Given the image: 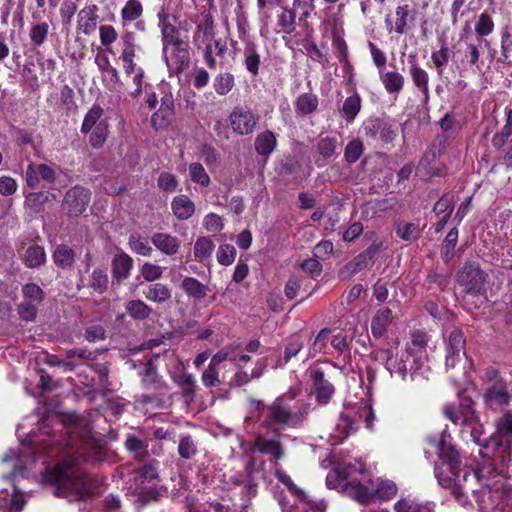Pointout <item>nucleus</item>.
Segmentation results:
<instances>
[{
    "mask_svg": "<svg viewBox=\"0 0 512 512\" xmlns=\"http://www.w3.org/2000/svg\"><path fill=\"white\" fill-rule=\"evenodd\" d=\"M427 333L417 330L410 333L409 341L405 345V352L398 358L393 356L392 349L383 353L386 358V368L391 376L405 380L408 370L411 372V379L417 387H421L429 380L430 368L426 365L428 360Z\"/></svg>",
    "mask_w": 512,
    "mask_h": 512,
    "instance_id": "f257e3e1",
    "label": "nucleus"
},
{
    "mask_svg": "<svg viewBox=\"0 0 512 512\" xmlns=\"http://www.w3.org/2000/svg\"><path fill=\"white\" fill-rule=\"evenodd\" d=\"M43 479L56 487L55 495L65 497L69 501L84 499L91 493L88 476L73 459L63 460L48 469Z\"/></svg>",
    "mask_w": 512,
    "mask_h": 512,
    "instance_id": "f03ea898",
    "label": "nucleus"
},
{
    "mask_svg": "<svg viewBox=\"0 0 512 512\" xmlns=\"http://www.w3.org/2000/svg\"><path fill=\"white\" fill-rule=\"evenodd\" d=\"M450 473L451 476H442L439 468H435V475L439 484L444 488H449L455 499L463 506L469 501L467 494L469 492L475 494L478 491L476 483L487 476L484 467L473 472L459 468L456 472Z\"/></svg>",
    "mask_w": 512,
    "mask_h": 512,
    "instance_id": "7ed1b4c3",
    "label": "nucleus"
},
{
    "mask_svg": "<svg viewBox=\"0 0 512 512\" xmlns=\"http://www.w3.org/2000/svg\"><path fill=\"white\" fill-rule=\"evenodd\" d=\"M308 412V405H303L297 411H292L283 397H278L266 407L263 426L273 430H279L286 426L296 427L306 418Z\"/></svg>",
    "mask_w": 512,
    "mask_h": 512,
    "instance_id": "20e7f679",
    "label": "nucleus"
},
{
    "mask_svg": "<svg viewBox=\"0 0 512 512\" xmlns=\"http://www.w3.org/2000/svg\"><path fill=\"white\" fill-rule=\"evenodd\" d=\"M486 281L487 274L474 263L465 264L458 274V283L471 296L484 295Z\"/></svg>",
    "mask_w": 512,
    "mask_h": 512,
    "instance_id": "39448f33",
    "label": "nucleus"
},
{
    "mask_svg": "<svg viewBox=\"0 0 512 512\" xmlns=\"http://www.w3.org/2000/svg\"><path fill=\"white\" fill-rule=\"evenodd\" d=\"M259 122V115L247 107L236 106L228 116V125L239 136L252 134Z\"/></svg>",
    "mask_w": 512,
    "mask_h": 512,
    "instance_id": "423d86ee",
    "label": "nucleus"
},
{
    "mask_svg": "<svg viewBox=\"0 0 512 512\" xmlns=\"http://www.w3.org/2000/svg\"><path fill=\"white\" fill-rule=\"evenodd\" d=\"M497 374L495 370H490L486 373V377L489 381H495L484 393L485 404L494 410L508 405L512 398L508 392L507 384L502 379H497Z\"/></svg>",
    "mask_w": 512,
    "mask_h": 512,
    "instance_id": "0eeeda50",
    "label": "nucleus"
},
{
    "mask_svg": "<svg viewBox=\"0 0 512 512\" xmlns=\"http://www.w3.org/2000/svg\"><path fill=\"white\" fill-rule=\"evenodd\" d=\"M443 413L447 419L456 425H471L477 422V415L473 409V402L464 398L458 405L446 404L443 406Z\"/></svg>",
    "mask_w": 512,
    "mask_h": 512,
    "instance_id": "6e6552de",
    "label": "nucleus"
},
{
    "mask_svg": "<svg viewBox=\"0 0 512 512\" xmlns=\"http://www.w3.org/2000/svg\"><path fill=\"white\" fill-rule=\"evenodd\" d=\"M90 191L79 186L69 189L64 197L62 208L70 216L78 217L85 212L90 202Z\"/></svg>",
    "mask_w": 512,
    "mask_h": 512,
    "instance_id": "1a4fd4ad",
    "label": "nucleus"
},
{
    "mask_svg": "<svg viewBox=\"0 0 512 512\" xmlns=\"http://www.w3.org/2000/svg\"><path fill=\"white\" fill-rule=\"evenodd\" d=\"M162 53L168 69L176 74L182 73L189 67L190 53L185 42L172 45L167 51L162 50Z\"/></svg>",
    "mask_w": 512,
    "mask_h": 512,
    "instance_id": "9d476101",
    "label": "nucleus"
},
{
    "mask_svg": "<svg viewBox=\"0 0 512 512\" xmlns=\"http://www.w3.org/2000/svg\"><path fill=\"white\" fill-rule=\"evenodd\" d=\"M465 338L460 329H453L448 336L446 367L455 368L458 363L466 360Z\"/></svg>",
    "mask_w": 512,
    "mask_h": 512,
    "instance_id": "9b49d317",
    "label": "nucleus"
},
{
    "mask_svg": "<svg viewBox=\"0 0 512 512\" xmlns=\"http://www.w3.org/2000/svg\"><path fill=\"white\" fill-rule=\"evenodd\" d=\"M344 492L362 505L374 501V482L371 479H351L344 485Z\"/></svg>",
    "mask_w": 512,
    "mask_h": 512,
    "instance_id": "f8f14e48",
    "label": "nucleus"
},
{
    "mask_svg": "<svg viewBox=\"0 0 512 512\" xmlns=\"http://www.w3.org/2000/svg\"><path fill=\"white\" fill-rule=\"evenodd\" d=\"M309 373L317 402L327 404L335 392L334 385L328 378H326V375L321 368H312Z\"/></svg>",
    "mask_w": 512,
    "mask_h": 512,
    "instance_id": "ddd939ff",
    "label": "nucleus"
},
{
    "mask_svg": "<svg viewBox=\"0 0 512 512\" xmlns=\"http://www.w3.org/2000/svg\"><path fill=\"white\" fill-rule=\"evenodd\" d=\"M215 37L214 20L210 13L201 14V18L196 22V29L193 33V44L197 49L203 47V44L211 43Z\"/></svg>",
    "mask_w": 512,
    "mask_h": 512,
    "instance_id": "4468645a",
    "label": "nucleus"
},
{
    "mask_svg": "<svg viewBox=\"0 0 512 512\" xmlns=\"http://www.w3.org/2000/svg\"><path fill=\"white\" fill-rule=\"evenodd\" d=\"M490 441L505 450L512 446V413H504L496 422V431Z\"/></svg>",
    "mask_w": 512,
    "mask_h": 512,
    "instance_id": "2eb2a0df",
    "label": "nucleus"
},
{
    "mask_svg": "<svg viewBox=\"0 0 512 512\" xmlns=\"http://www.w3.org/2000/svg\"><path fill=\"white\" fill-rule=\"evenodd\" d=\"M39 178L47 183H53L57 178V173L54 168L47 164H29L26 170V183L28 187L31 189L37 188Z\"/></svg>",
    "mask_w": 512,
    "mask_h": 512,
    "instance_id": "dca6fc26",
    "label": "nucleus"
},
{
    "mask_svg": "<svg viewBox=\"0 0 512 512\" xmlns=\"http://www.w3.org/2000/svg\"><path fill=\"white\" fill-rule=\"evenodd\" d=\"M17 251L20 259L28 268H38L44 265L46 262V253L44 247L40 245L33 244L25 247L24 243H22L17 248Z\"/></svg>",
    "mask_w": 512,
    "mask_h": 512,
    "instance_id": "f3484780",
    "label": "nucleus"
},
{
    "mask_svg": "<svg viewBox=\"0 0 512 512\" xmlns=\"http://www.w3.org/2000/svg\"><path fill=\"white\" fill-rule=\"evenodd\" d=\"M429 443L436 445V441L429 440ZM437 447L439 457L448 465L450 472H456V470L461 468L462 461L459 452L454 448V446L447 442L444 436H442L440 441L437 443Z\"/></svg>",
    "mask_w": 512,
    "mask_h": 512,
    "instance_id": "a211bd4d",
    "label": "nucleus"
},
{
    "mask_svg": "<svg viewBox=\"0 0 512 512\" xmlns=\"http://www.w3.org/2000/svg\"><path fill=\"white\" fill-rule=\"evenodd\" d=\"M364 131L367 137L374 140L380 139L384 142H390L395 137L391 126L378 118L366 121Z\"/></svg>",
    "mask_w": 512,
    "mask_h": 512,
    "instance_id": "6ab92c4d",
    "label": "nucleus"
},
{
    "mask_svg": "<svg viewBox=\"0 0 512 512\" xmlns=\"http://www.w3.org/2000/svg\"><path fill=\"white\" fill-rule=\"evenodd\" d=\"M151 242L157 250L166 256L176 255L181 247L179 238L166 232L154 233L151 237Z\"/></svg>",
    "mask_w": 512,
    "mask_h": 512,
    "instance_id": "aec40b11",
    "label": "nucleus"
},
{
    "mask_svg": "<svg viewBox=\"0 0 512 512\" xmlns=\"http://www.w3.org/2000/svg\"><path fill=\"white\" fill-rule=\"evenodd\" d=\"M97 6L85 7L78 13L77 30L85 35H91L97 28Z\"/></svg>",
    "mask_w": 512,
    "mask_h": 512,
    "instance_id": "412c9836",
    "label": "nucleus"
},
{
    "mask_svg": "<svg viewBox=\"0 0 512 512\" xmlns=\"http://www.w3.org/2000/svg\"><path fill=\"white\" fill-rule=\"evenodd\" d=\"M133 259L125 252L117 254L112 260V276L118 283L127 279L133 268Z\"/></svg>",
    "mask_w": 512,
    "mask_h": 512,
    "instance_id": "4be33fe9",
    "label": "nucleus"
},
{
    "mask_svg": "<svg viewBox=\"0 0 512 512\" xmlns=\"http://www.w3.org/2000/svg\"><path fill=\"white\" fill-rule=\"evenodd\" d=\"M173 214L180 220L189 219L195 212L194 202L186 195H179L171 202Z\"/></svg>",
    "mask_w": 512,
    "mask_h": 512,
    "instance_id": "5701e85b",
    "label": "nucleus"
},
{
    "mask_svg": "<svg viewBox=\"0 0 512 512\" xmlns=\"http://www.w3.org/2000/svg\"><path fill=\"white\" fill-rule=\"evenodd\" d=\"M181 289L185 294L196 301H201L207 296L208 288L202 282L194 277H184L181 285Z\"/></svg>",
    "mask_w": 512,
    "mask_h": 512,
    "instance_id": "b1692460",
    "label": "nucleus"
},
{
    "mask_svg": "<svg viewBox=\"0 0 512 512\" xmlns=\"http://www.w3.org/2000/svg\"><path fill=\"white\" fill-rule=\"evenodd\" d=\"M409 74L415 87L424 95L425 98L429 97V75L419 66L414 60H410Z\"/></svg>",
    "mask_w": 512,
    "mask_h": 512,
    "instance_id": "393cba45",
    "label": "nucleus"
},
{
    "mask_svg": "<svg viewBox=\"0 0 512 512\" xmlns=\"http://www.w3.org/2000/svg\"><path fill=\"white\" fill-rule=\"evenodd\" d=\"M392 311L389 308L379 309L371 321V333L375 338H380L386 332L392 322Z\"/></svg>",
    "mask_w": 512,
    "mask_h": 512,
    "instance_id": "a878e982",
    "label": "nucleus"
},
{
    "mask_svg": "<svg viewBox=\"0 0 512 512\" xmlns=\"http://www.w3.org/2000/svg\"><path fill=\"white\" fill-rule=\"evenodd\" d=\"M302 2L294 0L292 8H284L283 11L277 16V24L286 34H291L296 28V13L295 9L300 7Z\"/></svg>",
    "mask_w": 512,
    "mask_h": 512,
    "instance_id": "bb28decb",
    "label": "nucleus"
},
{
    "mask_svg": "<svg viewBox=\"0 0 512 512\" xmlns=\"http://www.w3.org/2000/svg\"><path fill=\"white\" fill-rule=\"evenodd\" d=\"M255 447L261 453L272 456L276 461L284 457L282 444L277 439H267L259 436L255 440Z\"/></svg>",
    "mask_w": 512,
    "mask_h": 512,
    "instance_id": "cd10ccee",
    "label": "nucleus"
},
{
    "mask_svg": "<svg viewBox=\"0 0 512 512\" xmlns=\"http://www.w3.org/2000/svg\"><path fill=\"white\" fill-rule=\"evenodd\" d=\"M362 107V99L358 93L347 97L340 108V115L346 123H352Z\"/></svg>",
    "mask_w": 512,
    "mask_h": 512,
    "instance_id": "c85d7f7f",
    "label": "nucleus"
},
{
    "mask_svg": "<svg viewBox=\"0 0 512 512\" xmlns=\"http://www.w3.org/2000/svg\"><path fill=\"white\" fill-rule=\"evenodd\" d=\"M380 80L389 94H398L405 85L404 76L398 71H387L379 73Z\"/></svg>",
    "mask_w": 512,
    "mask_h": 512,
    "instance_id": "c756f323",
    "label": "nucleus"
},
{
    "mask_svg": "<svg viewBox=\"0 0 512 512\" xmlns=\"http://www.w3.org/2000/svg\"><path fill=\"white\" fill-rule=\"evenodd\" d=\"M318 97L313 93H303L295 102V112L299 116H307L317 110Z\"/></svg>",
    "mask_w": 512,
    "mask_h": 512,
    "instance_id": "7c9ffc66",
    "label": "nucleus"
},
{
    "mask_svg": "<svg viewBox=\"0 0 512 512\" xmlns=\"http://www.w3.org/2000/svg\"><path fill=\"white\" fill-rule=\"evenodd\" d=\"M395 512H434L433 504L420 503L415 499L402 498L394 504Z\"/></svg>",
    "mask_w": 512,
    "mask_h": 512,
    "instance_id": "2f4dec72",
    "label": "nucleus"
},
{
    "mask_svg": "<svg viewBox=\"0 0 512 512\" xmlns=\"http://www.w3.org/2000/svg\"><path fill=\"white\" fill-rule=\"evenodd\" d=\"M103 112L104 111L101 106L94 104L84 117L81 126V132L87 135L93 127L106 122V120L103 119Z\"/></svg>",
    "mask_w": 512,
    "mask_h": 512,
    "instance_id": "473e14b6",
    "label": "nucleus"
},
{
    "mask_svg": "<svg viewBox=\"0 0 512 512\" xmlns=\"http://www.w3.org/2000/svg\"><path fill=\"white\" fill-rule=\"evenodd\" d=\"M235 86L234 75L230 72L218 73L213 80V89L219 96H226Z\"/></svg>",
    "mask_w": 512,
    "mask_h": 512,
    "instance_id": "72a5a7b5",
    "label": "nucleus"
},
{
    "mask_svg": "<svg viewBox=\"0 0 512 512\" xmlns=\"http://www.w3.org/2000/svg\"><path fill=\"white\" fill-rule=\"evenodd\" d=\"M410 9L408 5L398 6L395 10V24L386 19V25L389 32L395 31L398 34H404L408 25Z\"/></svg>",
    "mask_w": 512,
    "mask_h": 512,
    "instance_id": "f704fd0d",
    "label": "nucleus"
},
{
    "mask_svg": "<svg viewBox=\"0 0 512 512\" xmlns=\"http://www.w3.org/2000/svg\"><path fill=\"white\" fill-rule=\"evenodd\" d=\"M144 295L152 302L163 303L171 298L172 293L166 284L158 282L149 285L144 292Z\"/></svg>",
    "mask_w": 512,
    "mask_h": 512,
    "instance_id": "c9c22d12",
    "label": "nucleus"
},
{
    "mask_svg": "<svg viewBox=\"0 0 512 512\" xmlns=\"http://www.w3.org/2000/svg\"><path fill=\"white\" fill-rule=\"evenodd\" d=\"M277 140L276 136L271 131H264L257 135L255 139V150L260 155H269L275 149Z\"/></svg>",
    "mask_w": 512,
    "mask_h": 512,
    "instance_id": "e433bc0d",
    "label": "nucleus"
},
{
    "mask_svg": "<svg viewBox=\"0 0 512 512\" xmlns=\"http://www.w3.org/2000/svg\"><path fill=\"white\" fill-rule=\"evenodd\" d=\"M371 263L370 259L362 252L340 270V276L343 278L351 277L367 268Z\"/></svg>",
    "mask_w": 512,
    "mask_h": 512,
    "instance_id": "4c0bfd02",
    "label": "nucleus"
},
{
    "mask_svg": "<svg viewBox=\"0 0 512 512\" xmlns=\"http://www.w3.org/2000/svg\"><path fill=\"white\" fill-rule=\"evenodd\" d=\"M214 249V242L209 237L201 236L197 238L194 244V257L198 262H203L211 257Z\"/></svg>",
    "mask_w": 512,
    "mask_h": 512,
    "instance_id": "58836bf2",
    "label": "nucleus"
},
{
    "mask_svg": "<svg viewBox=\"0 0 512 512\" xmlns=\"http://www.w3.org/2000/svg\"><path fill=\"white\" fill-rule=\"evenodd\" d=\"M143 11V5L139 0H127L120 12L123 24L139 19Z\"/></svg>",
    "mask_w": 512,
    "mask_h": 512,
    "instance_id": "ea45409f",
    "label": "nucleus"
},
{
    "mask_svg": "<svg viewBox=\"0 0 512 512\" xmlns=\"http://www.w3.org/2000/svg\"><path fill=\"white\" fill-rule=\"evenodd\" d=\"M173 103L171 101L163 102L158 111L151 117V123L156 129H161L169 125L173 115Z\"/></svg>",
    "mask_w": 512,
    "mask_h": 512,
    "instance_id": "a19ab883",
    "label": "nucleus"
},
{
    "mask_svg": "<svg viewBox=\"0 0 512 512\" xmlns=\"http://www.w3.org/2000/svg\"><path fill=\"white\" fill-rule=\"evenodd\" d=\"M505 124L501 130L496 133L492 139V144L496 148H501L512 135V107L505 110Z\"/></svg>",
    "mask_w": 512,
    "mask_h": 512,
    "instance_id": "79ce46f5",
    "label": "nucleus"
},
{
    "mask_svg": "<svg viewBox=\"0 0 512 512\" xmlns=\"http://www.w3.org/2000/svg\"><path fill=\"white\" fill-rule=\"evenodd\" d=\"M75 259L74 251L66 245H59L53 253L55 264L61 268H69L73 265Z\"/></svg>",
    "mask_w": 512,
    "mask_h": 512,
    "instance_id": "37998d69",
    "label": "nucleus"
},
{
    "mask_svg": "<svg viewBox=\"0 0 512 512\" xmlns=\"http://www.w3.org/2000/svg\"><path fill=\"white\" fill-rule=\"evenodd\" d=\"M128 245L132 252L141 256L149 257L153 252L148 239L138 234L129 236Z\"/></svg>",
    "mask_w": 512,
    "mask_h": 512,
    "instance_id": "c03bdc74",
    "label": "nucleus"
},
{
    "mask_svg": "<svg viewBox=\"0 0 512 512\" xmlns=\"http://www.w3.org/2000/svg\"><path fill=\"white\" fill-rule=\"evenodd\" d=\"M142 382L147 389L161 390L164 387L152 362L145 365Z\"/></svg>",
    "mask_w": 512,
    "mask_h": 512,
    "instance_id": "a18cd8bd",
    "label": "nucleus"
},
{
    "mask_svg": "<svg viewBox=\"0 0 512 512\" xmlns=\"http://www.w3.org/2000/svg\"><path fill=\"white\" fill-rule=\"evenodd\" d=\"M397 493V486L390 480H377L374 483V500H388L395 496Z\"/></svg>",
    "mask_w": 512,
    "mask_h": 512,
    "instance_id": "49530a36",
    "label": "nucleus"
},
{
    "mask_svg": "<svg viewBox=\"0 0 512 512\" xmlns=\"http://www.w3.org/2000/svg\"><path fill=\"white\" fill-rule=\"evenodd\" d=\"M244 63L246 69L252 74L257 75L260 65V55L256 50V46L253 43H249L244 49Z\"/></svg>",
    "mask_w": 512,
    "mask_h": 512,
    "instance_id": "de8ad7c7",
    "label": "nucleus"
},
{
    "mask_svg": "<svg viewBox=\"0 0 512 512\" xmlns=\"http://www.w3.org/2000/svg\"><path fill=\"white\" fill-rule=\"evenodd\" d=\"M395 233L404 241H412L419 237L420 229L415 223L398 222L395 226Z\"/></svg>",
    "mask_w": 512,
    "mask_h": 512,
    "instance_id": "09e8293b",
    "label": "nucleus"
},
{
    "mask_svg": "<svg viewBox=\"0 0 512 512\" xmlns=\"http://www.w3.org/2000/svg\"><path fill=\"white\" fill-rule=\"evenodd\" d=\"M136 55L135 35L133 32H125L121 36V60L134 59Z\"/></svg>",
    "mask_w": 512,
    "mask_h": 512,
    "instance_id": "8fccbe9b",
    "label": "nucleus"
},
{
    "mask_svg": "<svg viewBox=\"0 0 512 512\" xmlns=\"http://www.w3.org/2000/svg\"><path fill=\"white\" fill-rule=\"evenodd\" d=\"M127 313L134 319H146L149 317L152 309L141 300H131L126 304Z\"/></svg>",
    "mask_w": 512,
    "mask_h": 512,
    "instance_id": "3c124183",
    "label": "nucleus"
},
{
    "mask_svg": "<svg viewBox=\"0 0 512 512\" xmlns=\"http://www.w3.org/2000/svg\"><path fill=\"white\" fill-rule=\"evenodd\" d=\"M108 132L107 121L96 127H93L87 134L89 135L88 139L91 146L97 149L101 148L107 139Z\"/></svg>",
    "mask_w": 512,
    "mask_h": 512,
    "instance_id": "603ef678",
    "label": "nucleus"
},
{
    "mask_svg": "<svg viewBox=\"0 0 512 512\" xmlns=\"http://www.w3.org/2000/svg\"><path fill=\"white\" fill-rule=\"evenodd\" d=\"M340 477L347 478L355 474H363L365 472V465L361 460L354 459L353 461L343 462L337 469Z\"/></svg>",
    "mask_w": 512,
    "mask_h": 512,
    "instance_id": "864d4df0",
    "label": "nucleus"
},
{
    "mask_svg": "<svg viewBox=\"0 0 512 512\" xmlns=\"http://www.w3.org/2000/svg\"><path fill=\"white\" fill-rule=\"evenodd\" d=\"M49 25L46 22L37 23L31 26L29 37L33 45L41 46L47 39Z\"/></svg>",
    "mask_w": 512,
    "mask_h": 512,
    "instance_id": "5fc2aeb1",
    "label": "nucleus"
},
{
    "mask_svg": "<svg viewBox=\"0 0 512 512\" xmlns=\"http://www.w3.org/2000/svg\"><path fill=\"white\" fill-rule=\"evenodd\" d=\"M357 427L354 426V421L348 415H342L336 425V433L334 437L338 442L343 441L350 433L355 432Z\"/></svg>",
    "mask_w": 512,
    "mask_h": 512,
    "instance_id": "6e6d98bb",
    "label": "nucleus"
},
{
    "mask_svg": "<svg viewBox=\"0 0 512 512\" xmlns=\"http://www.w3.org/2000/svg\"><path fill=\"white\" fill-rule=\"evenodd\" d=\"M125 446L128 451L134 454L136 459L141 460L148 455V445L135 436H128L125 442Z\"/></svg>",
    "mask_w": 512,
    "mask_h": 512,
    "instance_id": "4d7b16f0",
    "label": "nucleus"
},
{
    "mask_svg": "<svg viewBox=\"0 0 512 512\" xmlns=\"http://www.w3.org/2000/svg\"><path fill=\"white\" fill-rule=\"evenodd\" d=\"M330 334V329H322L315 337L314 342L309 348L308 358L315 357L318 353H326L327 339Z\"/></svg>",
    "mask_w": 512,
    "mask_h": 512,
    "instance_id": "13d9d810",
    "label": "nucleus"
},
{
    "mask_svg": "<svg viewBox=\"0 0 512 512\" xmlns=\"http://www.w3.org/2000/svg\"><path fill=\"white\" fill-rule=\"evenodd\" d=\"M189 176L191 181L201 186L207 187L210 184V177L202 164L198 162L189 165Z\"/></svg>",
    "mask_w": 512,
    "mask_h": 512,
    "instance_id": "bf43d9fd",
    "label": "nucleus"
},
{
    "mask_svg": "<svg viewBox=\"0 0 512 512\" xmlns=\"http://www.w3.org/2000/svg\"><path fill=\"white\" fill-rule=\"evenodd\" d=\"M494 30V22L492 17L483 12L479 15L478 20L475 24V32L478 36L484 37L490 35Z\"/></svg>",
    "mask_w": 512,
    "mask_h": 512,
    "instance_id": "052dcab7",
    "label": "nucleus"
},
{
    "mask_svg": "<svg viewBox=\"0 0 512 512\" xmlns=\"http://www.w3.org/2000/svg\"><path fill=\"white\" fill-rule=\"evenodd\" d=\"M176 383L181 387L185 397L192 398L196 392V380L192 374L184 373L176 378Z\"/></svg>",
    "mask_w": 512,
    "mask_h": 512,
    "instance_id": "680f3d73",
    "label": "nucleus"
},
{
    "mask_svg": "<svg viewBox=\"0 0 512 512\" xmlns=\"http://www.w3.org/2000/svg\"><path fill=\"white\" fill-rule=\"evenodd\" d=\"M317 149L324 159L332 158L336 155L337 139L332 137H324L318 141Z\"/></svg>",
    "mask_w": 512,
    "mask_h": 512,
    "instance_id": "e2e57ef3",
    "label": "nucleus"
},
{
    "mask_svg": "<svg viewBox=\"0 0 512 512\" xmlns=\"http://www.w3.org/2000/svg\"><path fill=\"white\" fill-rule=\"evenodd\" d=\"M197 445L191 436H183L180 438L178 445V453L184 459H191L197 454Z\"/></svg>",
    "mask_w": 512,
    "mask_h": 512,
    "instance_id": "0e129e2a",
    "label": "nucleus"
},
{
    "mask_svg": "<svg viewBox=\"0 0 512 512\" xmlns=\"http://www.w3.org/2000/svg\"><path fill=\"white\" fill-rule=\"evenodd\" d=\"M161 41L163 51H167V49L172 45L184 42L180 36L179 29L176 26L161 32Z\"/></svg>",
    "mask_w": 512,
    "mask_h": 512,
    "instance_id": "69168bd1",
    "label": "nucleus"
},
{
    "mask_svg": "<svg viewBox=\"0 0 512 512\" xmlns=\"http://www.w3.org/2000/svg\"><path fill=\"white\" fill-rule=\"evenodd\" d=\"M140 272L142 277L148 281L153 282L162 277L163 274V268L157 264L145 262L141 268Z\"/></svg>",
    "mask_w": 512,
    "mask_h": 512,
    "instance_id": "338daca9",
    "label": "nucleus"
},
{
    "mask_svg": "<svg viewBox=\"0 0 512 512\" xmlns=\"http://www.w3.org/2000/svg\"><path fill=\"white\" fill-rule=\"evenodd\" d=\"M99 38L102 46L109 48L118 38L116 29L109 24L99 27Z\"/></svg>",
    "mask_w": 512,
    "mask_h": 512,
    "instance_id": "774afa93",
    "label": "nucleus"
}]
</instances>
